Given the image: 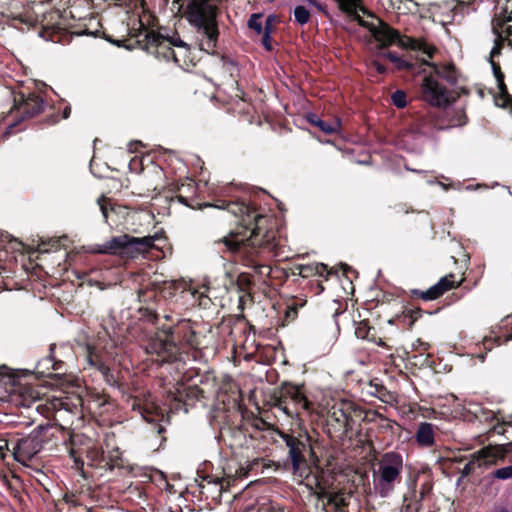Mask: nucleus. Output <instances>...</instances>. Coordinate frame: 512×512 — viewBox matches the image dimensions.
Masks as SVG:
<instances>
[{"label": "nucleus", "instance_id": "nucleus-1", "mask_svg": "<svg viewBox=\"0 0 512 512\" xmlns=\"http://www.w3.org/2000/svg\"><path fill=\"white\" fill-rule=\"evenodd\" d=\"M183 16L200 37V50L213 54L219 36L216 6L210 0H189Z\"/></svg>", "mask_w": 512, "mask_h": 512}, {"label": "nucleus", "instance_id": "nucleus-2", "mask_svg": "<svg viewBox=\"0 0 512 512\" xmlns=\"http://www.w3.org/2000/svg\"><path fill=\"white\" fill-rule=\"evenodd\" d=\"M49 425H38L29 434L21 438L8 439L7 434H0V457H4L9 446H13V454L16 460H30L37 455L47 441Z\"/></svg>", "mask_w": 512, "mask_h": 512}, {"label": "nucleus", "instance_id": "nucleus-3", "mask_svg": "<svg viewBox=\"0 0 512 512\" xmlns=\"http://www.w3.org/2000/svg\"><path fill=\"white\" fill-rule=\"evenodd\" d=\"M379 475L373 472V485L381 497H387L394 489V483L400 478L403 469V458L397 452L385 453L379 461Z\"/></svg>", "mask_w": 512, "mask_h": 512}, {"label": "nucleus", "instance_id": "nucleus-4", "mask_svg": "<svg viewBox=\"0 0 512 512\" xmlns=\"http://www.w3.org/2000/svg\"><path fill=\"white\" fill-rule=\"evenodd\" d=\"M174 334L175 328L168 326L151 335L145 345L146 353L161 356L167 362L176 361L180 354V347Z\"/></svg>", "mask_w": 512, "mask_h": 512}, {"label": "nucleus", "instance_id": "nucleus-5", "mask_svg": "<svg viewBox=\"0 0 512 512\" xmlns=\"http://www.w3.org/2000/svg\"><path fill=\"white\" fill-rule=\"evenodd\" d=\"M364 14L369 16L372 20H364L358 14V7L355 8L354 12L347 13L354 21L360 26L367 28L376 41L380 43V47H387L394 43L399 38L398 31L392 29L387 23L376 17L372 13L368 12L364 7L359 8Z\"/></svg>", "mask_w": 512, "mask_h": 512}, {"label": "nucleus", "instance_id": "nucleus-6", "mask_svg": "<svg viewBox=\"0 0 512 512\" xmlns=\"http://www.w3.org/2000/svg\"><path fill=\"white\" fill-rule=\"evenodd\" d=\"M422 99L437 108H446L454 100L449 91L432 76H426L421 85Z\"/></svg>", "mask_w": 512, "mask_h": 512}, {"label": "nucleus", "instance_id": "nucleus-7", "mask_svg": "<svg viewBox=\"0 0 512 512\" xmlns=\"http://www.w3.org/2000/svg\"><path fill=\"white\" fill-rule=\"evenodd\" d=\"M219 242H222L233 253L238 252L245 246L254 248L261 245L256 227L247 226L231 231L228 236L221 238Z\"/></svg>", "mask_w": 512, "mask_h": 512}, {"label": "nucleus", "instance_id": "nucleus-8", "mask_svg": "<svg viewBox=\"0 0 512 512\" xmlns=\"http://www.w3.org/2000/svg\"><path fill=\"white\" fill-rule=\"evenodd\" d=\"M280 437L288 447V456L292 463L293 474L302 477L305 472L302 469V464L305 463L303 453L308 447V439H300L287 433H281Z\"/></svg>", "mask_w": 512, "mask_h": 512}, {"label": "nucleus", "instance_id": "nucleus-9", "mask_svg": "<svg viewBox=\"0 0 512 512\" xmlns=\"http://www.w3.org/2000/svg\"><path fill=\"white\" fill-rule=\"evenodd\" d=\"M498 459H503V453L498 447H485L481 449L476 455L464 465L461 474L468 476L476 467L488 468L497 463Z\"/></svg>", "mask_w": 512, "mask_h": 512}, {"label": "nucleus", "instance_id": "nucleus-10", "mask_svg": "<svg viewBox=\"0 0 512 512\" xmlns=\"http://www.w3.org/2000/svg\"><path fill=\"white\" fill-rule=\"evenodd\" d=\"M14 102L16 109L20 112L19 121H23L40 114L43 112L45 107V101L35 94L25 96L23 93H20L15 97Z\"/></svg>", "mask_w": 512, "mask_h": 512}, {"label": "nucleus", "instance_id": "nucleus-11", "mask_svg": "<svg viewBox=\"0 0 512 512\" xmlns=\"http://www.w3.org/2000/svg\"><path fill=\"white\" fill-rule=\"evenodd\" d=\"M129 234L112 237L94 250L100 254H121L127 256Z\"/></svg>", "mask_w": 512, "mask_h": 512}, {"label": "nucleus", "instance_id": "nucleus-12", "mask_svg": "<svg viewBox=\"0 0 512 512\" xmlns=\"http://www.w3.org/2000/svg\"><path fill=\"white\" fill-rule=\"evenodd\" d=\"M155 236L134 237L129 235L127 256L137 258L148 253L154 246Z\"/></svg>", "mask_w": 512, "mask_h": 512}, {"label": "nucleus", "instance_id": "nucleus-13", "mask_svg": "<svg viewBox=\"0 0 512 512\" xmlns=\"http://www.w3.org/2000/svg\"><path fill=\"white\" fill-rule=\"evenodd\" d=\"M147 39L150 44L156 45L160 48H166L165 42H168L169 45H172V46H175L178 48H183V49H185V51L189 50V45L186 42H184L179 37V35L176 33L173 34L172 36H164L161 33L156 34L154 32H151L150 34L147 35Z\"/></svg>", "mask_w": 512, "mask_h": 512}, {"label": "nucleus", "instance_id": "nucleus-14", "mask_svg": "<svg viewBox=\"0 0 512 512\" xmlns=\"http://www.w3.org/2000/svg\"><path fill=\"white\" fill-rule=\"evenodd\" d=\"M489 62L491 64L493 74L497 80L499 96L504 101L501 104V107H506L508 104L512 103V96L508 93L507 87L504 83V74L502 73L500 66L496 64L492 59H489Z\"/></svg>", "mask_w": 512, "mask_h": 512}, {"label": "nucleus", "instance_id": "nucleus-15", "mask_svg": "<svg viewBox=\"0 0 512 512\" xmlns=\"http://www.w3.org/2000/svg\"><path fill=\"white\" fill-rule=\"evenodd\" d=\"M307 121L318 127L322 132L325 134H332L338 131L341 125V121L339 118H336L332 123L326 122L322 120L317 114L315 113H308L306 115Z\"/></svg>", "mask_w": 512, "mask_h": 512}, {"label": "nucleus", "instance_id": "nucleus-16", "mask_svg": "<svg viewBox=\"0 0 512 512\" xmlns=\"http://www.w3.org/2000/svg\"><path fill=\"white\" fill-rule=\"evenodd\" d=\"M511 19H512L511 14H509L507 16L504 15L503 17H501V15H498L494 18V20L492 22V26H493L492 28H493V32L496 34V38H495V44L490 52V59H492L494 56L500 54L502 45H503V41H504L501 34L498 32L497 28L501 27L504 23L511 21Z\"/></svg>", "mask_w": 512, "mask_h": 512}, {"label": "nucleus", "instance_id": "nucleus-17", "mask_svg": "<svg viewBox=\"0 0 512 512\" xmlns=\"http://www.w3.org/2000/svg\"><path fill=\"white\" fill-rule=\"evenodd\" d=\"M416 439L422 446H432L434 444V429L429 422H422L417 430Z\"/></svg>", "mask_w": 512, "mask_h": 512}, {"label": "nucleus", "instance_id": "nucleus-18", "mask_svg": "<svg viewBox=\"0 0 512 512\" xmlns=\"http://www.w3.org/2000/svg\"><path fill=\"white\" fill-rule=\"evenodd\" d=\"M297 269L299 270L298 274L302 277H308L309 274L315 273L327 279L330 274L327 265L323 263L315 265H299Z\"/></svg>", "mask_w": 512, "mask_h": 512}, {"label": "nucleus", "instance_id": "nucleus-19", "mask_svg": "<svg viewBox=\"0 0 512 512\" xmlns=\"http://www.w3.org/2000/svg\"><path fill=\"white\" fill-rule=\"evenodd\" d=\"M432 66L434 67L435 74L447 81L450 85L457 83V73L453 65L437 67L435 64H432Z\"/></svg>", "mask_w": 512, "mask_h": 512}, {"label": "nucleus", "instance_id": "nucleus-20", "mask_svg": "<svg viewBox=\"0 0 512 512\" xmlns=\"http://www.w3.org/2000/svg\"><path fill=\"white\" fill-rule=\"evenodd\" d=\"M205 206H214L221 209H227L229 212L234 214L235 216H240L244 219V217L250 218V209L248 206H246L244 203H229L226 207L220 206V205H212V204H205Z\"/></svg>", "mask_w": 512, "mask_h": 512}, {"label": "nucleus", "instance_id": "nucleus-21", "mask_svg": "<svg viewBox=\"0 0 512 512\" xmlns=\"http://www.w3.org/2000/svg\"><path fill=\"white\" fill-rule=\"evenodd\" d=\"M413 294L419 295L425 301L435 300L441 296L439 292L438 286L436 284L432 285L426 291L413 290Z\"/></svg>", "mask_w": 512, "mask_h": 512}, {"label": "nucleus", "instance_id": "nucleus-22", "mask_svg": "<svg viewBox=\"0 0 512 512\" xmlns=\"http://www.w3.org/2000/svg\"><path fill=\"white\" fill-rule=\"evenodd\" d=\"M293 15L299 25L307 24L310 19V12L302 5H298L294 8Z\"/></svg>", "mask_w": 512, "mask_h": 512}, {"label": "nucleus", "instance_id": "nucleus-23", "mask_svg": "<svg viewBox=\"0 0 512 512\" xmlns=\"http://www.w3.org/2000/svg\"><path fill=\"white\" fill-rule=\"evenodd\" d=\"M54 349H55V344H51L50 347H49L50 355L45 357V358H43L41 361H39L38 362V367H43V368H45L47 370H49V369H52V370L58 369L57 362H55V360H54V355H53Z\"/></svg>", "mask_w": 512, "mask_h": 512}, {"label": "nucleus", "instance_id": "nucleus-24", "mask_svg": "<svg viewBox=\"0 0 512 512\" xmlns=\"http://www.w3.org/2000/svg\"><path fill=\"white\" fill-rule=\"evenodd\" d=\"M263 15L260 13H254L250 16L248 20V27L252 30H254L257 34H261L263 32L262 27V19Z\"/></svg>", "mask_w": 512, "mask_h": 512}, {"label": "nucleus", "instance_id": "nucleus-25", "mask_svg": "<svg viewBox=\"0 0 512 512\" xmlns=\"http://www.w3.org/2000/svg\"><path fill=\"white\" fill-rule=\"evenodd\" d=\"M88 363L91 366L96 367L97 370L100 371L104 377H108V375H110V372H112L111 369L105 363L94 358V356L91 353L88 356Z\"/></svg>", "mask_w": 512, "mask_h": 512}, {"label": "nucleus", "instance_id": "nucleus-26", "mask_svg": "<svg viewBox=\"0 0 512 512\" xmlns=\"http://www.w3.org/2000/svg\"><path fill=\"white\" fill-rule=\"evenodd\" d=\"M341 11L345 13L354 12L355 8L359 6L360 0H334Z\"/></svg>", "mask_w": 512, "mask_h": 512}, {"label": "nucleus", "instance_id": "nucleus-27", "mask_svg": "<svg viewBox=\"0 0 512 512\" xmlns=\"http://www.w3.org/2000/svg\"><path fill=\"white\" fill-rule=\"evenodd\" d=\"M391 100L397 108H404L407 105L406 94L402 90H396L391 95Z\"/></svg>", "mask_w": 512, "mask_h": 512}, {"label": "nucleus", "instance_id": "nucleus-28", "mask_svg": "<svg viewBox=\"0 0 512 512\" xmlns=\"http://www.w3.org/2000/svg\"><path fill=\"white\" fill-rule=\"evenodd\" d=\"M493 477L499 480H508L512 478V465L496 469L492 472Z\"/></svg>", "mask_w": 512, "mask_h": 512}, {"label": "nucleus", "instance_id": "nucleus-29", "mask_svg": "<svg viewBox=\"0 0 512 512\" xmlns=\"http://www.w3.org/2000/svg\"><path fill=\"white\" fill-rule=\"evenodd\" d=\"M436 286H438L439 292L444 294L446 291L450 290L452 288V282L445 276L442 277L437 283Z\"/></svg>", "mask_w": 512, "mask_h": 512}, {"label": "nucleus", "instance_id": "nucleus-30", "mask_svg": "<svg viewBox=\"0 0 512 512\" xmlns=\"http://www.w3.org/2000/svg\"><path fill=\"white\" fill-rule=\"evenodd\" d=\"M275 20V15H268L265 20L264 32L271 34L273 31V22Z\"/></svg>", "mask_w": 512, "mask_h": 512}, {"label": "nucleus", "instance_id": "nucleus-31", "mask_svg": "<svg viewBox=\"0 0 512 512\" xmlns=\"http://www.w3.org/2000/svg\"><path fill=\"white\" fill-rule=\"evenodd\" d=\"M313 483L315 484L316 487H319L321 489L319 492H311L313 495H316L318 499H323L326 496H328L327 492L321 487L316 477H313Z\"/></svg>", "mask_w": 512, "mask_h": 512}, {"label": "nucleus", "instance_id": "nucleus-32", "mask_svg": "<svg viewBox=\"0 0 512 512\" xmlns=\"http://www.w3.org/2000/svg\"><path fill=\"white\" fill-rule=\"evenodd\" d=\"M395 65H396V67L398 69H407V70H409V69H412V67H413L412 63L402 59L401 57H399L398 61L395 62Z\"/></svg>", "mask_w": 512, "mask_h": 512}, {"label": "nucleus", "instance_id": "nucleus-33", "mask_svg": "<svg viewBox=\"0 0 512 512\" xmlns=\"http://www.w3.org/2000/svg\"><path fill=\"white\" fill-rule=\"evenodd\" d=\"M421 46H424V47H423L424 52H425L429 57H431V56H432V50H431V48L427 47V46H426V45H424V44H420V43H418V42H416V41H414V40L412 41V46H411V47H412V49H422V47H421Z\"/></svg>", "mask_w": 512, "mask_h": 512}, {"label": "nucleus", "instance_id": "nucleus-34", "mask_svg": "<svg viewBox=\"0 0 512 512\" xmlns=\"http://www.w3.org/2000/svg\"><path fill=\"white\" fill-rule=\"evenodd\" d=\"M70 456H71V458H73L75 467L77 469H82L84 466V462H83V460H81L79 457L76 456L74 449H71Z\"/></svg>", "mask_w": 512, "mask_h": 512}, {"label": "nucleus", "instance_id": "nucleus-35", "mask_svg": "<svg viewBox=\"0 0 512 512\" xmlns=\"http://www.w3.org/2000/svg\"><path fill=\"white\" fill-rule=\"evenodd\" d=\"M262 44L266 48V50L271 51L272 45H271V34H268L267 32H264L263 38H262Z\"/></svg>", "mask_w": 512, "mask_h": 512}, {"label": "nucleus", "instance_id": "nucleus-36", "mask_svg": "<svg viewBox=\"0 0 512 512\" xmlns=\"http://www.w3.org/2000/svg\"><path fill=\"white\" fill-rule=\"evenodd\" d=\"M372 66L376 69V71L380 74L386 73V67L382 65L379 61L373 60Z\"/></svg>", "mask_w": 512, "mask_h": 512}, {"label": "nucleus", "instance_id": "nucleus-37", "mask_svg": "<svg viewBox=\"0 0 512 512\" xmlns=\"http://www.w3.org/2000/svg\"><path fill=\"white\" fill-rule=\"evenodd\" d=\"M384 57H386L387 59H389L392 63L395 64V62L398 61L399 59V56L396 54V53H393V52H387V53H383L382 54Z\"/></svg>", "mask_w": 512, "mask_h": 512}, {"label": "nucleus", "instance_id": "nucleus-38", "mask_svg": "<svg viewBox=\"0 0 512 512\" xmlns=\"http://www.w3.org/2000/svg\"><path fill=\"white\" fill-rule=\"evenodd\" d=\"M104 379L110 386H117V380L112 372H110V375H108V377H104Z\"/></svg>", "mask_w": 512, "mask_h": 512}, {"label": "nucleus", "instance_id": "nucleus-39", "mask_svg": "<svg viewBox=\"0 0 512 512\" xmlns=\"http://www.w3.org/2000/svg\"><path fill=\"white\" fill-rule=\"evenodd\" d=\"M194 338H195V332L193 330L190 331V335L188 337L185 338V342L191 346V347H194L195 346V342H194Z\"/></svg>", "mask_w": 512, "mask_h": 512}, {"label": "nucleus", "instance_id": "nucleus-40", "mask_svg": "<svg viewBox=\"0 0 512 512\" xmlns=\"http://www.w3.org/2000/svg\"><path fill=\"white\" fill-rule=\"evenodd\" d=\"M98 204L100 206V210H101V213H102L104 219L107 220V218H108V209H107L106 205L103 202H101V200H98Z\"/></svg>", "mask_w": 512, "mask_h": 512}, {"label": "nucleus", "instance_id": "nucleus-41", "mask_svg": "<svg viewBox=\"0 0 512 512\" xmlns=\"http://www.w3.org/2000/svg\"><path fill=\"white\" fill-rule=\"evenodd\" d=\"M172 57L175 62H179L174 50H172L170 47H167V53H165V58Z\"/></svg>", "mask_w": 512, "mask_h": 512}, {"label": "nucleus", "instance_id": "nucleus-42", "mask_svg": "<svg viewBox=\"0 0 512 512\" xmlns=\"http://www.w3.org/2000/svg\"><path fill=\"white\" fill-rule=\"evenodd\" d=\"M355 333H356L357 337H359V338H365V337H366V335H367V333H366L365 329H364V328H362V327H358V328L356 329V332H355Z\"/></svg>", "mask_w": 512, "mask_h": 512}, {"label": "nucleus", "instance_id": "nucleus-43", "mask_svg": "<svg viewBox=\"0 0 512 512\" xmlns=\"http://www.w3.org/2000/svg\"><path fill=\"white\" fill-rule=\"evenodd\" d=\"M304 1L307 2L311 6H315L319 10H323L322 5L317 3L315 0H304Z\"/></svg>", "mask_w": 512, "mask_h": 512}, {"label": "nucleus", "instance_id": "nucleus-44", "mask_svg": "<svg viewBox=\"0 0 512 512\" xmlns=\"http://www.w3.org/2000/svg\"><path fill=\"white\" fill-rule=\"evenodd\" d=\"M257 270H258V272H259V273H261V274H264V273L269 274V272H270L269 267H268V266H266V265H261V266L257 267Z\"/></svg>", "mask_w": 512, "mask_h": 512}, {"label": "nucleus", "instance_id": "nucleus-45", "mask_svg": "<svg viewBox=\"0 0 512 512\" xmlns=\"http://www.w3.org/2000/svg\"><path fill=\"white\" fill-rule=\"evenodd\" d=\"M70 113H71V107L70 106H66L63 110V118L64 119H67L69 116H70Z\"/></svg>", "mask_w": 512, "mask_h": 512}, {"label": "nucleus", "instance_id": "nucleus-46", "mask_svg": "<svg viewBox=\"0 0 512 512\" xmlns=\"http://www.w3.org/2000/svg\"><path fill=\"white\" fill-rule=\"evenodd\" d=\"M199 299H200V305H206V303L204 302L207 298V296H205L203 293H200L199 294Z\"/></svg>", "mask_w": 512, "mask_h": 512}, {"label": "nucleus", "instance_id": "nucleus-47", "mask_svg": "<svg viewBox=\"0 0 512 512\" xmlns=\"http://www.w3.org/2000/svg\"><path fill=\"white\" fill-rule=\"evenodd\" d=\"M341 267L343 268L344 274H346L347 271L350 270V268L347 266V264H341Z\"/></svg>", "mask_w": 512, "mask_h": 512}, {"label": "nucleus", "instance_id": "nucleus-48", "mask_svg": "<svg viewBox=\"0 0 512 512\" xmlns=\"http://www.w3.org/2000/svg\"><path fill=\"white\" fill-rule=\"evenodd\" d=\"M296 394H297V397H299V398H300V401H303V402H304V404H306V402H307V401H306V399H305L303 396H301V395L299 394V392H296Z\"/></svg>", "mask_w": 512, "mask_h": 512}, {"label": "nucleus", "instance_id": "nucleus-49", "mask_svg": "<svg viewBox=\"0 0 512 512\" xmlns=\"http://www.w3.org/2000/svg\"><path fill=\"white\" fill-rule=\"evenodd\" d=\"M164 431V428L162 426H159L157 429V432L160 434Z\"/></svg>", "mask_w": 512, "mask_h": 512}, {"label": "nucleus", "instance_id": "nucleus-50", "mask_svg": "<svg viewBox=\"0 0 512 512\" xmlns=\"http://www.w3.org/2000/svg\"><path fill=\"white\" fill-rule=\"evenodd\" d=\"M259 218H262V216H260V215H256V216H254V217H253V219H254V220H257V219H259Z\"/></svg>", "mask_w": 512, "mask_h": 512}, {"label": "nucleus", "instance_id": "nucleus-51", "mask_svg": "<svg viewBox=\"0 0 512 512\" xmlns=\"http://www.w3.org/2000/svg\"><path fill=\"white\" fill-rule=\"evenodd\" d=\"M179 1H180V0H174L172 4H173V5H175V4H179Z\"/></svg>", "mask_w": 512, "mask_h": 512}, {"label": "nucleus", "instance_id": "nucleus-52", "mask_svg": "<svg viewBox=\"0 0 512 512\" xmlns=\"http://www.w3.org/2000/svg\"><path fill=\"white\" fill-rule=\"evenodd\" d=\"M307 486L312 490L313 489V485L311 483H308Z\"/></svg>", "mask_w": 512, "mask_h": 512}, {"label": "nucleus", "instance_id": "nucleus-53", "mask_svg": "<svg viewBox=\"0 0 512 512\" xmlns=\"http://www.w3.org/2000/svg\"><path fill=\"white\" fill-rule=\"evenodd\" d=\"M507 33H508V35H510V34H511V27H509V28L507 29Z\"/></svg>", "mask_w": 512, "mask_h": 512}, {"label": "nucleus", "instance_id": "nucleus-54", "mask_svg": "<svg viewBox=\"0 0 512 512\" xmlns=\"http://www.w3.org/2000/svg\"><path fill=\"white\" fill-rule=\"evenodd\" d=\"M165 319H166V320H169V319H170V316L165 315Z\"/></svg>", "mask_w": 512, "mask_h": 512}, {"label": "nucleus", "instance_id": "nucleus-55", "mask_svg": "<svg viewBox=\"0 0 512 512\" xmlns=\"http://www.w3.org/2000/svg\"><path fill=\"white\" fill-rule=\"evenodd\" d=\"M407 169H408V170H411L412 172H417L415 169H409V168H407Z\"/></svg>", "mask_w": 512, "mask_h": 512}]
</instances>
